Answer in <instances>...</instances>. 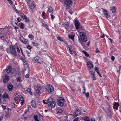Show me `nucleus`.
I'll list each match as a JSON object with an SVG mask.
<instances>
[{"label": "nucleus", "mask_w": 121, "mask_h": 121, "mask_svg": "<svg viewBox=\"0 0 121 121\" xmlns=\"http://www.w3.org/2000/svg\"><path fill=\"white\" fill-rule=\"evenodd\" d=\"M74 23L75 26L76 28L77 29H79V27L80 26V23L78 20H75L74 21Z\"/></svg>", "instance_id": "ddd939ff"}, {"label": "nucleus", "mask_w": 121, "mask_h": 121, "mask_svg": "<svg viewBox=\"0 0 121 121\" xmlns=\"http://www.w3.org/2000/svg\"><path fill=\"white\" fill-rule=\"evenodd\" d=\"M26 91L27 92L30 94L31 95L32 94V92L30 90V89L28 88L26 90Z\"/></svg>", "instance_id": "2f4dec72"}, {"label": "nucleus", "mask_w": 121, "mask_h": 121, "mask_svg": "<svg viewBox=\"0 0 121 121\" xmlns=\"http://www.w3.org/2000/svg\"><path fill=\"white\" fill-rule=\"evenodd\" d=\"M19 39L24 44H28L29 43V40L24 38L22 36L20 37L19 38Z\"/></svg>", "instance_id": "9d476101"}, {"label": "nucleus", "mask_w": 121, "mask_h": 121, "mask_svg": "<svg viewBox=\"0 0 121 121\" xmlns=\"http://www.w3.org/2000/svg\"><path fill=\"white\" fill-rule=\"evenodd\" d=\"M48 104L50 108H54L56 105V102L54 99L51 98H49L48 100Z\"/></svg>", "instance_id": "f257e3e1"}, {"label": "nucleus", "mask_w": 121, "mask_h": 121, "mask_svg": "<svg viewBox=\"0 0 121 121\" xmlns=\"http://www.w3.org/2000/svg\"><path fill=\"white\" fill-rule=\"evenodd\" d=\"M2 108L4 109H6V106H3V105H2Z\"/></svg>", "instance_id": "680f3d73"}, {"label": "nucleus", "mask_w": 121, "mask_h": 121, "mask_svg": "<svg viewBox=\"0 0 121 121\" xmlns=\"http://www.w3.org/2000/svg\"><path fill=\"white\" fill-rule=\"evenodd\" d=\"M45 89L47 92L48 93L52 92L54 91L53 87L50 85H48L46 86Z\"/></svg>", "instance_id": "423d86ee"}, {"label": "nucleus", "mask_w": 121, "mask_h": 121, "mask_svg": "<svg viewBox=\"0 0 121 121\" xmlns=\"http://www.w3.org/2000/svg\"><path fill=\"white\" fill-rule=\"evenodd\" d=\"M57 39L61 41L62 42H63L64 41V40L62 38H61L60 37L58 36L57 37Z\"/></svg>", "instance_id": "e433bc0d"}, {"label": "nucleus", "mask_w": 121, "mask_h": 121, "mask_svg": "<svg viewBox=\"0 0 121 121\" xmlns=\"http://www.w3.org/2000/svg\"><path fill=\"white\" fill-rule=\"evenodd\" d=\"M80 38L83 42L86 41L87 38L85 33L83 32H80L79 33Z\"/></svg>", "instance_id": "39448f33"}, {"label": "nucleus", "mask_w": 121, "mask_h": 121, "mask_svg": "<svg viewBox=\"0 0 121 121\" xmlns=\"http://www.w3.org/2000/svg\"><path fill=\"white\" fill-rule=\"evenodd\" d=\"M11 73L13 75H14L17 74V71L15 69H12L11 70Z\"/></svg>", "instance_id": "412c9836"}, {"label": "nucleus", "mask_w": 121, "mask_h": 121, "mask_svg": "<svg viewBox=\"0 0 121 121\" xmlns=\"http://www.w3.org/2000/svg\"><path fill=\"white\" fill-rule=\"evenodd\" d=\"M57 101L58 105L61 107L64 104L65 99L63 98L60 97L57 99Z\"/></svg>", "instance_id": "0eeeda50"}, {"label": "nucleus", "mask_w": 121, "mask_h": 121, "mask_svg": "<svg viewBox=\"0 0 121 121\" xmlns=\"http://www.w3.org/2000/svg\"><path fill=\"white\" fill-rule=\"evenodd\" d=\"M24 26V24L22 23H21V25L20 26V29H23Z\"/></svg>", "instance_id": "c756f323"}, {"label": "nucleus", "mask_w": 121, "mask_h": 121, "mask_svg": "<svg viewBox=\"0 0 121 121\" xmlns=\"http://www.w3.org/2000/svg\"><path fill=\"white\" fill-rule=\"evenodd\" d=\"M26 48H27L29 50L31 49L32 48V47L30 45H29L27 46L26 47Z\"/></svg>", "instance_id": "a19ab883"}, {"label": "nucleus", "mask_w": 121, "mask_h": 121, "mask_svg": "<svg viewBox=\"0 0 121 121\" xmlns=\"http://www.w3.org/2000/svg\"><path fill=\"white\" fill-rule=\"evenodd\" d=\"M17 20L18 21V22H20L21 21V19H20V17L19 18H17Z\"/></svg>", "instance_id": "864d4df0"}, {"label": "nucleus", "mask_w": 121, "mask_h": 121, "mask_svg": "<svg viewBox=\"0 0 121 121\" xmlns=\"http://www.w3.org/2000/svg\"><path fill=\"white\" fill-rule=\"evenodd\" d=\"M48 8V11L49 13L52 12L53 10V8L51 6H49Z\"/></svg>", "instance_id": "b1692460"}, {"label": "nucleus", "mask_w": 121, "mask_h": 121, "mask_svg": "<svg viewBox=\"0 0 121 121\" xmlns=\"http://www.w3.org/2000/svg\"><path fill=\"white\" fill-rule=\"evenodd\" d=\"M12 67L10 66H9L6 68V71L8 73L11 72V70L12 69Z\"/></svg>", "instance_id": "aec40b11"}, {"label": "nucleus", "mask_w": 121, "mask_h": 121, "mask_svg": "<svg viewBox=\"0 0 121 121\" xmlns=\"http://www.w3.org/2000/svg\"><path fill=\"white\" fill-rule=\"evenodd\" d=\"M21 101V105H22L24 103V100H22Z\"/></svg>", "instance_id": "a18cd8bd"}, {"label": "nucleus", "mask_w": 121, "mask_h": 121, "mask_svg": "<svg viewBox=\"0 0 121 121\" xmlns=\"http://www.w3.org/2000/svg\"><path fill=\"white\" fill-rule=\"evenodd\" d=\"M91 77L92 79L94 80H95L96 79V77L95 76V73L94 72L91 71Z\"/></svg>", "instance_id": "a211bd4d"}, {"label": "nucleus", "mask_w": 121, "mask_h": 121, "mask_svg": "<svg viewBox=\"0 0 121 121\" xmlns=\"http://www.w3.org/2000/svg\"><path fill=\"white\" fill-rule=\"evenodd\" d=\"M2 98L4 99L3 101H6L9 99V96L7 94L4 93L2 95Z\"/></svg>", "instance_id": "f8f14e48"}, {"label": "nucleus", "mask_w": 121, "mask_h": 121, "mask_svg": "<svg viewBox=\"0 0 121 121\" xmlns=\"http://www.w3.org/2000/svg\"><path fill=\"white\" fill-rule=\"evenodd\" d=\"M85 54L86 56L87 57L89 56V54L86 52L85 50H83L82 51Z\"/></svg>", "instance_id": "cd10ccee"}, {"label": "nucleus", "mask_w": 121, "mask_h": 121, "mask_svg": "<svg viewBox=\"0 0 121 121\" xmlns=\"http://www.w3.org/2000/svg\"><path fill=\"white\" fill-rule=\"evenodd\" d=\"M8 88L9 91H12L13 88V85L11 83L9 84L7 86Z\"/></svg>", "instance_id": "6ab92c4d"}, {"label": "nucleus", "mask_w": 121, "mask_h": 121, "mask_svg": "<svg viewBox=\"0 0 121 121\" xmlns=\"http://www.w3.org/2000/svg\"><path fill=\"white\" fill-rule=\"evenodd\" d=\"M42 16H43V18L45 19L46 18V17L45 16L46 13L44 12H42Z\"/></svg>", "instance_id": "4c0bfd02"}, {"label": "nucleus", "mask_w": 121, "mask_h": 121, "mask_svg": "<svg viewBox=\"0 0 121 121\" xmlns=\"http://www.w3.org/2000/svg\"><path fill=\"white\" fill-rule=\"evenodd\" d=\"M10 4H11L13 6V5L14 4L13 3V2L12 0H8Z\"/></svg>", "instance_id": "49530a36"}, {"label": "nucleus", "mask_w": 121, "mask_h": 121, "mask_svg": "<svg viewBox=\"0 0 121 121\" xmlns=\"http://www.w3.org/2000/svg\"><path fill=\"white\" fill-rule=\"evenodd\" d=\"M61 2L64 3L66 6V9H69L73 4V1L72 0H63Z\"/></svg>", "instance_id": "f03ea898"}, {"label": "nucleus", "mask_w": 121, "mask_h": 121, "mask_svg": "<svg viewBox=\"0 0 121 121\" xmlns=\"http://www.w3.org/2000/svg\"><path fill=\"white\" fill-rule=\"evenodd\" d=\"M17 52L18 53H19L20 52V50L18 47H17Z\"/></svg>", "instance_id": "09e8293b"}, {"label": "nucleus", "mask_w": 121, "mask_h": 121, "mask_svg": "<svg viewBox=\"0 0 121 121\" xmlns=\"http://www.w3.org/2000/svg\"><path fill=\"white\" fill-rule=\"evenodd\" d=\"M11 22L15 30L17 31V29L19 28V25L17 20L15 19H13L11 21Z\"/></svg>", "instance_id": "7ed1b4c3"}, {"label": "nucleus", "mask_w": 121, "mask_h": 121, "mask_svg": "<svg viewBox=\"0 0 121 121\" xmlns=\"http://www.w3.org/2000/svg\"><path fill=\"white\" fill-rule=\"evenodd\" d=\"M32 1V0H27V2L28 6L29 8L30 9L32 12H33V8L34 9H36V7L35 4H34V3Z\"/></svg>", "instance_id": "20e7f679"}, {"label": "nucleus", "mask_w": 121, "mask_h": 121, "mask_svg": "<svg viewBox=\"0 0 121 121\" xmlns=\"http://www.w3.org/2000/svg\"><path fill=\"white\" fill-rule=\"evenodd\" d=\"M28 37L31 40H32L33 39L34 37L33 35H31L30 34L28 35Z\"/></svg>", "instance_id": "72a5a7b5"}, {"label": "nucleus", "mask_w": 121, "mask_h": 121, "mask_svg": "<svg viewBox=\"0 0 121 121\" xmlns=\"http://www.w3.org/2000/svg\"><path fill=\"white\" fill-rule=\"evenodd\" d=\"M111 60L113 61L114 60V59H115V57L114 56H111Z\"/></svg>", "instance_id": "c03bdc74"}, {"label": "nucleus", "mask_w": 121, "mask_h": 121, "mask_svg": "<svg viewBox=\"0 0 121 121\" xmlns=\"http://www.w3.org/2000/svg\"><path fill=\"white\" fill-rule=\"evenodd\" d=\"M84 121H90L89 120H88L86 118H85L84 119Z\"/></svg>", "instance_id": "bf43d9fd"}, {"label": "nucleus", "mask_w": 121, "mask_h": 121, "mask_svg": "<svg viewBox=\"0 0 121 121\" xmlns=\"http://www.w3.org/2000/svg\"><path fill=\"white\" fill-rule=\"evenodd\" d=\"M13 8V9L16 12V13H19V11L17 10L16 9V8L15 7V6L14 4L13 5V6H12Z\"/></svg>", "instance_id": "bb28decb"}, {"label": "nucleus", "mask_w": 121, "mask_h": 121, "mask_svg": "<svg viewBox=\"0 0 121 121\" xmlns=\"http://www.w3.org/2000/svg\"><path fill=\"white\" fill-rule=\"evenodd\" d=\"M67 49H68L69 50V53L70 54H73V53L72 52V50L69 46H68V47Z\"/></svg>", "instance_id": "7c9ffc66"}, {"label": "nucleus", "mask_w": 121, "mask_h": 121, "mask_svg": "<svg viewBox=\"0 0 121 121\" xmlns=\"http://www.w3.org/2000/svg\"><path fill=\"white\" fill-rule=\"evenodd\" d=\"M113 108L114 109H115L118 108L117 107V106H116V105H114L113 106Z\"/></svg>", "instance_id": "6e6d98bb"}, {"label": "nucleus", "mask_w": 121, "mask_h": 121, "mask_svg": "<svg viewBox=\"0 0 121 121\" xmlns=\"http://www.w3.org/2000/svg\"><path fill=\"white\" fill-rule=\"evenodd\" d=\"M103 11V15L106 18H108L110 17V15L109 14V13L105 9H102Z\"/></svg>", "instance_id": "1a4fd4ad"}, {"label": "nucleus", "mask_w": 121, "mask_h": 121, "mask_svg": "<svg viewBox=\"0 0 121 121\" xmlns=\"http://www.w3.org/2000/svg\"><path fill=\"white\" fill-rule=\"evenodd\" d=\"M39 57L37 56L33 58L32 59V60L35 63H38L41 64L40 63L39 61Z\"/></svg>", "instance_id": "4468645a"}, {"label": "nucleus", "mask_w": 121, "mask_h": 121, "mask_svg": "<svg viewBox=\"0 0 121 121\" xmlns=\"http://www.w3.org/2000/svg\"><path fill=\"white\" fill-rule=\"evenodd\" d=\"M29 21V19L27 18H26L25 19V21L26 22H28Z\"/></svg>", "instance_id": "052dcab7"}, {"label": "nucleus", "mask_w": 121, "mask_h": 121, "mask_svg": "<svg viewBox=\"0 0 121 121\" xmlns=\"http://www.w3.org/2000/svg\"><path fill=\"white\" fill-rule=\"evenodd\" d=\"M56 111L58 113H61L63 112L62 110L60 108H57L56 109Z\"/></svg>", "instance_id": "a878e982"}, {"label": "nucleus", "mask_w": 121, "mask_h": 121, "mask_svg": "<svg viewBox=\"0 0 121 121\" xmlns=\"http://www.w3.org/2000/svg\"><path fill=\"white\" fill-rule=\"evenodd\" d=\"M107 108V109L108 110V112L109 113V114H110L111 113V111L110 109V107L108 106Z\"/></svg>", "instance_id": "473e14b6"}, {"label": "nucleus", "mask_w": 121, "mask_h": 121, "mask_svg": "<svg viewBox=\"0 0 121 121\" xmlns=\"http://www.w3.org/2000/svg\"><path fill=\"white\" fill-rule=\"evenodd\" d=\"M10 51L11 53L13 56L17 55L15 49L14 47L12 46L10 48Z\"/></svg>", "instance_id": "9b49d317"}, {"label": "nucleus", "mask_w": 121, "mask_h": 121, "mask_svg": "<svg viewBox=\"0 0 121 121\" xmlns=\"http://www.w3.org/2000/svg\"><path fill=\"white\" fill-rule=\"evenodd\" d=\"M35 89L36 90V92L38 95H40L41 94V91L42 89L41 86L39 85H37L35 87Z\"/></svg>", "instance_id": "6e6552de"}, {"label": "nucleus", "mask_w": 121, "mask_h": 121, "mask_svg": "<svg viewBox=\"0 0 121 121\" xmlns=\"http://www.w3.org/2000/svg\"><path fill=\"white\" fill-rule=\"evenodd\" d=\"M34 117L35 120L36 121H39L38 119V117L37 115H35L34 116Z\"/></svg>", "instance_id": "c85d7f7f"}, {"label": "nucleus", "mask_w": 121, "mask_h": 121, "mask_svg": "<svg viewBox=\"0 0 121 121\" xmlns=\"http://www.w3.org/2000/svg\"><path fill=\"white\" fill-rule=\"evenodd\" d=\"M39 119L40 120H42L43 119V116L40 115L39 116Z\"/></svg>", "instance_id": "37998d69"}, {"label": "nucleus", "mask_w": 121, "mask_h": 121, "mask_svg": "<svg viewBox=\"0 0 121 121\" xmlns=\"http://www.w3.org/2000/svg\"><path fill=\"white\" fill-rule=\"evenodd\" d=\"M69 38L72 39V40L74 39V37L72 35H69Z\"/></svg>", "instance_id": "58836bf2"}, {"label": "nucleus", "mask_w": 121, "mask_h": 121, "mask_svg": "<svg viewBox=\"0 0 121 121\" xmlns=\"http://www.w3.org/2000/svg\"><path fill=\"white\" fill-rule=\"evenodd\" d=\"M98 69H99V68H98V67H95V71H97L99 70Z\"/></svg>", "instance_id": "8fccbe9b"}, {"label": "nucleus", "mask_w": 121, "mask_h": 121, "mask_svg": "<svg viewBox=\"0 0 121 121\" xmlns=\"http://www.w3.org/2000/svg\"><path fill=\"white\" fill-rule=\"evenodd\" d=\"M32 43L34 46H38V43H37L33 42H32Z\"/></svg>", "instance_id": "ea45409f"}, {"label": "nucleus", "mask_w": 121, "mask_h": 121, "mask_svg": "<svg viewBox=\"0 0 121 121\" xmlns=\"http://www.w3.org/2000/svg\"><path fill=\"white\" fill-rule=\"evenodd\" d=\"M18 99H19L17 97H15L14 98V99L15 101L18 100Z\"/></svg>", "instance_id": "3c124183"}, {"label": "nucleus", "mask_w": 121, "mask_h": 121, "mask_svg": "<svg viewBox=\"0 0 121 121\" xmlns=\"http://www.w3.org/2000/svg\"><path fill=\"white\" fill-rule=\"evenodd\" d=\"M87 65L88 70H91L93 68V64L90 62H88L87 63Z\"/></svg>", "instance_id": "dca6fc26"}, {"label": "nucleus", "mask_w": 121, "mask_h": 121, "mask_svg": "<svg viewBox=\"0 0 121 121\" xmlns=\"http://www.w3.org/2000/svg\"><path fill=\"white\" fill-rule=\"evenodd\" d=\"M14 95L16 96L17 97L18 96H19V94L18 93H15Z\"/></svg>", "instance_id": "4d7b16f0"}, {"label": "nucleus", "mask_w": 121, "mask_h": 121, "mask_svg": "<svg viewBox=\"0 0 121 121\" xmlns=\"http://www.w3.org/2000/svg\"><path fill=\"white\" fill-rule=\"evenodd\" d=\"M22 17L23 18V19H25L26 18H27L26 16L25 15L24 16H22Z\"/></svg>", "instance_id": "13d9d810"}, {"label": "nucleus", "mask_w": 121, "mask_h": 121, "mask_svg": "<svg viewBox=\"0 0 121 121\" xmlns=\"http://www.w3.org/2000/svg\"><path fill=\"white\" fill-rule=\"evenodd\" d=\"M25 77L26 78H28L29 77L28 74H26V75L25 76Z\"/></svg>", "instance_id": "e2e57ef3"}, {"label": "nucleus", "mask_w": 121, "mask_h": 121, "mask_svg": "<svg viewBox=\"0 0 121 121\" xmlns=\"http://www.w3.org/2000/svg\"><path fill=\"white\" fill-rule=\"evenodd\" d=\"M31 104L32 106L34 108H36V102L35 100H33L31 102Z\"/></svg>", "instance_id": "5701e85b"}, {"label": "nucleus", "mask_w": 121, "mask_h": 121, "mask_svg": "<svg viewBox=\"0 0 121 121\" xmlns=\"http://www.w3.org/2000/svg\"><path fill=\"white\" fill-rule=\"evenodd\" d=\"M51 17V18L52 19L54 18L55 17L53 15H52Z\"/></svg>", "instance_id": "338daca9"}, {"label": "nucleus", "mask_w": 121, "mask_h": 121, "mask_svg": "<svg viewBox=\"0 0 121 121\" xmlns=\"http://www.w3.org/2000/svg\"><path fill=\"white\" fill-rule=\"evenodd\" d=\"M45 27H46V29L48 30L49 31V28H48V25H46V26Z\"/></svg>", "instance_id": "603ef678"}, {"label": "nucleus", "mask_w": 121, "mask_h": 121, "mask_svg": "<svg viewBox=\"0 0 121 121\" xmlns=\"http://www.w3.org/2000/svg\"><path fill=\"white\" fill-rule=\"evenodd\" d=\"M9 76L7 74H5L4 75V78L3 80V82L4 83H7L9 80Z\"/></svg>", "instance_id": "2eb2a0df"}, {"label": "nucleus", "mask_w": 121, "mask_h": 121, "mask_svg": "<svg viewBox=\"0 0 121 121\" xmlns=\"http://www.w3.org/2000/svg\"><path fill=\"white\" fill-rule=\"evenodd\" d=\"M80 115V111L79 109H77L76 110L75 112V113L74 114V116L75 117L79 116Z\"/></svg>", "instance_id": "f3484780"}, {"label": "nucleus", "mask_w": 121, "mask_h": 121, "mask_svg": "<svg viewBox=\"0 0 121 121\" xmlns=\"http://www.w3.org/2000/svg\"><path fill=\"white\" fill-rule=\"evenodd\" d=\"M85 95H86V98H88L89 96V93L88 92H87L86 93V94Z\"/></svg>", "instance_id": "de8ad7c7"}, {"label": "nucleus", "mask_w": 121, "mask_h": 121, "mask_svg": "<svg viewBox=\"0 0 121 121\" xmlns=\"http://www.w3.org/2000/svg\"><path fill=\"white\" fill-rule=\"evenodd\" d=\"M0 39H2L4 41L6 40V39L7 38V36H1Z\"/></svg>", "instance_id": "393cba45"}, {"label": "nucleus", "mask_w": 121, "mask_h": 121, "mask_svg": "<svg viewBox=\"0 0 121 121\" xmlns=\"http://www.w3.org/2000/svg\"><path fill=\"white\" fill-rule=\"evenodd\" d=\"M20 101L23 100V98L22 95H20L18 97Z\"/></svg>", "instance_id": "c9c22d12"}, {"label": "nucleus", "mask_w": 121, "mask_h": 121, "mask_svg": "<svg viewBox=\"0 0 121 121\" xmlns=\"http://www.w3.org/2000/svg\"><path fill=\"white\" fill-rule=\"evenodd\" d=\"M42 26H46V25H47V24H45L44 23H42Z\"/></svg>", "instance_id": "774afa93"}, {"label": "nucleus", "mask_w": 121, "mask_h": 121, "mask_svg": "<svg viewBox=\"0 0 121 121\" xmlns=\"http://www.w3.org/2000/svg\"><path fill=\"white\" fill-rule=\"evenodd\" d=\"M96 53H98L99 52V51L98 48H97L96 49Z\"/></svg>", "instance_id": "5fc2aeb1"}, {"label": "nucleus", "mask_w": 121, "mask_h": 121, "mask_svg": "<svg viewBox=\"0 0 121 121\" xmlns=\"http://www.w3.org/2000/svg\"><path fill=\"white\" fill-rule=\"evenodd\" d=\"M21 78L20 77H18L17 78V79L18 82H21L22 80L21 79Z\"/></svg>", "instance_id": "f704fd0d"}, {"label": "nucleus", "mask_w": 121, "mask_h": 121, "mask_svg": "<svg viewBox=\"0 0 121 121\" xmlns=\"http://www.w3.org/2000/svg\"><path fill=\"white\" fill-rule=\"evenodd\" d=\"M118 105H119V104H118V103H115V104L114 105H116V106H118Z\"/></svg>", "instance_id": "0e129e2a"}, {"label": "nucleus", "mask_w": 121, "mask_h": 121, "mask_svg": "<svg viewBox=\"0 0 121 121\" xmlns=\"http://www.w3.org/2000/svg\"><path fill=\"white\" fill-rule=\"evenodd\" d=\"M15 104L14 103H12L11 106L12 108H13L15 107Z\"/></svg>", "instance_id": "79ce46f5"}, {"label": "nucleus", "mask_w": 121, "mask_h": 121, "mask_svg": "<svg viewBox=\"0 0 121 121\" xmlns=\"http://www.w3.org/2000/svg\"><path fill=\"white\" fill-rule=\"evenodd\" d=\"M91 121H95V119L93 118H91Z\"/></svg>", "instance_id": "69168bd1"}, {"label": "nucleus", "mask_w": 121, "mask_h": 121, "mask_svg": "<svg viewBox=\"0 0 121 121\" xmlns=\"http://www.w3.org/2000/svg\"><path fill=\"white\" fill-rule=\"evenodd\" d=\"M110 9L113 13H115L116 12V9L115 7L113 6L110 7Z\"/></svg>", "instance_id": "4be33fe9"}]
</instances>
